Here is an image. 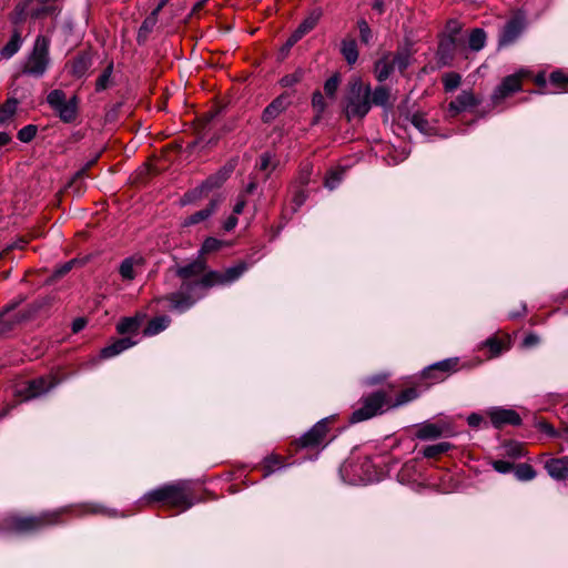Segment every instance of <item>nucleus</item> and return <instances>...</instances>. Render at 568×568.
Returning <instances> with one entry per match:
<instances>
[{"mask_svg":"<svg viewBox=\"0 0 568 568\" xmlns=\"http://www.w3.org/2000/svg\"><path fill=\"white\" fill-rule=\"evenodd\" d=\"M21 44V34L18 30H14L9 42L1 49V57L4 59H10L20 50Z\"/></svg>","mask_w":568,"mask_h":568,"instance_id":"33","label":"nucleus"},{"mask_svg":"<svg viewBox=\"0 0 568 568\" xmlns=\"http://www.w3.org/2000/svg\"><path fill=\"white\" fill-rule=\"evenodd\" d=\"M148 505L159 504L179 513L186 511L196 501L192 485L187 480H176L159 486L143 496Z\"/></svg>","mask_w":568,"mask_h":568,"instance_id":"3","label":"nucleus"},{"mask_svg":"<svg viewBox=\"0 0 568 568\" xmlns=\"http://www.w3.org/2000/svg\"><path fill=\"white\" fill-rule=\"evenodd\" d=\"M221 247H222V241H220L215 237H207L202 244L201 253L202 254L212 253V252L220 250Z\"/></svg>","mask_w":568,"mask_h":568,"instance_id":"54","label":"nucleus"},{"mask_svg":"<svg viewBox=\"0 0 568 568\" xmlns=\"http://www.w3.org/2000/svg\"><path fill=\"white\" fill-rule=\"evenodd\" d=\"M82 513L100 514L106 517H115L118 515L115 509H110L98 504L73 506V515Z\"/></svg>","mask_w":568,"mask_h":568,"instance_id":"31","label":"nucleus"},{"mask_svg":"<svg viewBox=\"0 0 568 568\" xmlns=\"http://www.w3.org/2000/svg\"><path fill=\"white\" fill-rule=\"evenodd\" d=\"M145 317V313H136L134 316L121 318L116 324L118 333L122 335L138 333Z\"/></svg>","mask_w":568,"mask_h":568,"instance_id":"21","label":"nucleus"},{"mask_svg":"<svg viewBox=\"0 0 568 568\" xmlns=\"http://www.w3.org/2000/svg\"><path fill=\"white\" fill-rule=\"evenodd\" d=\"M539 342H540L539 336L534 333H530L525 336V338L523 341V345L525 347L529 348V347H534V346L538 345Z\"/></svg>","mask_w":568,"mask_h":568,"instance_id":"60","label":"nucleus"},{"mask_svg":"<svg viewBox=\"0 0 568 568\" xmlns=\"http://www.w3.org/2000/svg\"><path fill=\"white\" fill-rule=\"evenodd\" d=\"M549 83L555 88L549 93H559L566 90L568 87V74L562 70H555L549 74Z\"/></svg>","mask_w":568,"mask_h":568,"instance_id":"34","label":"nucleus"},{"mask_svg":"<svg viewBox=\"0 0 568 568\" xmlns=\"http://www.w3.org/2000/svg\"><path fill=\"white\" fill-rule=\"evenodd\" d=\"M479 104L480 99H478L471 91L464 90L457 95L455 100L449 102L448 110L454 114H458L476 108Z\"/></svg>","mask_w":568,"mask_h":568,"instance_id":"16","label":"nucleus"},{"mask_svg":"<svg viewBox=\"0 0 568 568\" xmlns=\"http://www.w3.org/2000/svg\"><path fill=\"white\" fill-rule=\"evenodd\" d=\"M250 265L246 262H239L227 267L224 272L206 271V262L197 258L193 262L179 266L176 276L182 280V284L176 292L154 298L152 302H168L169 308L178 313H184L190 310L197 301L203 298L207 291L214 286H226L237 281Z\"/></svg>","mask_w":568,"mask_h":568,"instance_id":"1","label":"nucleus"},{"mask_svg":"<svg viewBox=\"0 0 568 568\" xmlns=\"http://www.w3.org/2000/svg\"><path fill=\"white\" fill-rule=\"evenodd\" d=\"M390 59L394 69H398L400 72L405 71L409 65V54L407 52H397L394 55L390 54Z\"/></svg>","mask_w":568,"mask_h":568,"instance_id":"50","label":"nucleus"},{"mask_svg":"<svg viewBox=\"0 0 568 568\" xmlns=\"http://www.w3.org/2000/svg\"><path fill=\"white\" fill-rule=\"evenodd\" d=\"M49 62V40L43 36H38L32 51L22 64L21 73L41 78L45 73Z\"/></svg>","mask_w":568,"mask_h":568,"instance_id":"8","label":"nucleus"},{"mask_svg":"<svg viewBox=\"0 0 568 568\" xmlns=\"http://www.w3.org/2000/svg\"><path fill=\"white\" fill-rule=\"evenodd\" d=\"M453 448V445L448 442H440L434 445L426 446L422 454L425 458H436L443 454H446Z\"/></svg>","mask_w":568,"mask_h":568,"instance_id":"38","label":"nucleus"},{"mask_svg":"<svg viewBox=\"0 0 568 568\" xmlns=\"http://www.w3.org/2000/svg\"><path fill=\"white\" fill-rule=\"evenodd\" d=\"M453 435V429L445 422L429 423L425 422L417 426L415 433L416 438L420 440H434L439 437H448Z\"/></svg>","mask_w":568,"mask_h":568,"instance_id":"13","label":"nucleus"},{"mask_svg":"<svg viewBox=\"0 0 568 568\" xmlns=\"http://www.w3.org/2000/svg\"><path fill=\"white\" fill-rule=\"evenodd\" d=\"M171 324V317L168 315H160L149 321L143 329L144 336H155L165 331Z\"/></svg>","mask_w":568,"mask_h":568,"instance_id":"26","label":"nucleus"},{"mask_svg":"<svg viewBox=\"0 0 568 568\" xmlns=\"http://www.w3.org/2000/svg\"><path fill=\"white\" fill-rule=\"evenodd\" d=\"M335 415L322 418L306 433L293 442L296 449H322L328 444L329 426L335 422Z\"/></svg>","mask_w":568,"mask_h":568,"instance_id":"9","label":"nucleus"},{"mask_svg":"<svg viewBox=\"0 0 568 568\" xmlns=\"http://www.w3.org/2000/svg\"><path fill=\"white\" fill-rule=\"evenodd\" d=\"M341 52L348 64H354L358 59L357 44L354 39H345L342 41Z\"/></svg>","mask_w":568,"mask_h":568,"instance_id":"35","label":"nucleus"},{"mask_svg":"<svg viewBox=\"0 0 568 568\" xmlns=\"http://www.w3.org/2000/svg\"><path fill=\"white\" fill-rule=\"evenodd\" d=\"M219 204H220L219 199L211 200L210 203L204 209L187 216L183 221L182 225L191 226V225H195V224L206 221L217 210Z\"/></svg>","mask_w":568,"mask_h":568,"instance_id":"22","label":"nucleus"},{"mask_svg":"<svg viewBox=\"0 0 568 568\" xmlns=\"http://www.w3.org/2000/svg\"><path fill=\"white\" fill-rule=\"evenodd\" d=\"M142 265V258L141 257H126L122 261L119 272L123 280L125 281H132L135 278V267Z\"/></svg>","mask_w":568,"mask_h":568,"instance_id":"29","label":"nucleus"},{"mask_svg":"<svg viewBox=\"0 0 568 568\" xmlns=\"http://www.w3.org/2000/svg\"><path fill=\"white\" fill-rule=\"evenodd\" d=\"M394 101L389 88L377 85L372 90L361 78H352L344 97V114L348 121L363 120L373 105L390 110Z\"/></svg>","mask_w":568,"mask_h":568,"instance_id":"2","label":"nucleus"},{"mask_svg":"<svg viewBox=\"0 0 568 568\" xmlns=\"http://www.w3.org/2000/svg\"><path fill=\"white\" fill-rule=\"evenodd\" d=\"M525 314H526V305L524 303H520L519 308L509 312L508 317L511 320H515V318L524 316Z\"/></svg>","mask_w":568,"mask_h":568,"instance_id":"64","label":"nucleus"},{"mask_svg":"<svg viewBox=\"0 0 568 568\" xmlns=\"http://www.w3.org/2000/svg\"><path fill=\"white\" fill-rule=\"evenodd\" d=\"M283 462L277 455L266 456L263 460V477H268L276 469L283 468Z\"/></svg>","mask_w":568,"mask_h":568,"instance_id":"40","label":"nucleus"},{"mask_svg":"<svg viewBox=\"0 0 568 568\" xmlns=\"http://www.w3.org/2000/svg\"><path fill=\"white\" fill-rule=\"evenodd\" d=\"M487 415L495 428H503L507 425L518 426L521 424L520 415L511 408L494 407L487 412Z\"/></svg>","mask_w":568,"mask_h":568,"instance_id":"14","label":"nucleus"},{"mask_svg":"<svg viewBox=\"0 0 568 568\" xmlns=\"http://www.w3.org/2000/svg\"><path fill=\"white\" fill-rule=\"evenodd\" d=\"M313 166L310 163H305L301 166L296 181L301 186H305L311 181Z\"/></svg>","mask_w":568,"mask_h":568,"instance_id":"53","label":"nucleus"},{"mask_svg":"<svg viewBox=\"0 0 568 568\" xmlns=\"http://www.w3.org/2000/svg\"><path fill=\"white\" fill-rule=\"evenodd\" d=\"M418 397V392L414 387L402 390L393 402L389 397V409L403 406Z\"/></svg>","mask_w":568,"mask_h":568,"instance_id":"37","label":"nucleus"},{"mask_svg":"<svg viewBox=\"0 0 568 568\" xmlns=\"http://www.w3.org/2000/svg\"><path fill=\"white\" fill-rule=\"evenodd\" d=\"M62 515V510L43 511L36 515L12 514L3 519L2 526L9 532L31 535L59 524Z\"/></svg>","mask_w":568,"mask_h":568,"instance_id":"4","label":"nucleus"},{"mask_svg":"<svg viewBox=\"0 0 568 568\" xmlns=\"http://www.w3.org/2000/svg\"><path fill=\"white\" fill-rule=\"evenodd\" d=\"M483 347L489 349V357H497L504 351L509 349L510 347V337L509 335H504L503 337H498L496 335L488 337L481 344Z\"/></svg>","mask_w":568,"mask_h":568,"instance_id":"23","label":"nucleus"},{"mask_svg":"<svg viewBox=\"0 0 568 568\" xmlns=\"http://www.w3.org/2000/svg\"><path fill=\"white\" fill-rule=\"evenodd\" d=\"M394 70L390 54H385L375 63V75L379 82L386 81Z\"/></svg>","mask_w":568,"mask_h":568,"instance_id":"30","label":"nucleus"},{"mask_svg":"<svg viewBox=\"0 0 568 568\" xmlns=\"http://www.w3.org/2000/svg\"><path fill=\"white\" fill-rule=\"evenodd\" d=\"M71 272V261L65 262L62 266L57 268L47 280V284H57L59 281Z\"/></svg>","mask_w":568,"mask_h":568,"instance_id":"48","label":"nucleus"},{"mask_svg":"<svg viewBox=\"0 0 568 568\" xmlns=\"http://www.w3.org/2000/svg\"><path fill=\"white\" fill-rule=\"evenodd\" d=\"M305 71L302 68H297L293 73L285 74L281 78L280 84L283 88H291L300 83L304 78Z\"/></svg>","mask_w":568,"mask_h":568,"instance_id":"44","label":"nucleus"},{"mask_svg":"<svg viewBox=\"0 0 568 568\" xmlns=\"http://www.w3.org/2000/svg\"><path fill=\"white\" fill-rule=\"evenodd\" d=\"M524 22L520 18L510 19L504 27L500 38L499 45H508L513 43L523 32Z\"/></svg>","mask_w":568,"mask_h":568,"instance_id":"20","label":"nucleus"},{"mask_svg":"<svg viewBox=\"0 0 568 568\" xmlns=\"http://www.w3.org/2000/svg\"><path fill=\"white\" fill-rule=\"evenodd\" d=\"M515 476L523 481L531 480L536 477V471L529 464H519L515 469Z\"/></svg>","mask_w":568,"mask_h":568,"instance_id":"46","label":"nucleus"},{"mask_svg":"<svg viewBox=\"0 0 568 568\" xmlns=\"http://www.w3.org/2000/svg\"><path fill=\"white\" fill-rule=\"evenodd\" d=\"M19 101L16 98H8L4 103L0 105V126L9 125L18 110Z\"/></svg>","mask_w":568,"mask_h":568,"instance_id":"28","label":"nucleus"},{"mask_svg":"<svg viewBox=\"0 0 568 568\" xmlns=\"http://www.w3.org/2000/svg\"><path fill=\"white\" fill-rule=\"evenodd\" d=\"M304 36L296 29L286 40L283 50L288 51L295 43H297Z\"/></svg>","mask_w":568,"mask_h":568,"instance_id":"59","label":"nucleus"},{"mask_svg":"<svg viewBox=\"0 0 568 568\" xmlns=\"http://www.w3.org/2000/svg\"><path fill=\"white\" fill-rule=\"evenodd\" d=\"M484 418L481 415L473 413L467 417V423L470 427L477 428L481 425Z\"/></svg>","mask_w":568,"mask_h":568,"instance_id":"63","label":"nucleus"},{"mask_svg":"<svg viewBox=\"0 0 568 568\" xmlns=\"http://www.w3.org/2000/svg\"><path fill=\"white\" fill-rule=\"evenodd\" d=\"M442 82L445 91L452 92L460 85L462 75L457 72H448L443 75Z\"/></svg>","mask_w":568,"mask_h":568,"instance_id":"43","label":"nucleus"},{"mask_svg":"<svg viewBox=\"0 0 568 568\" xmlns=\"http://www.w3.org/2000/svg\"><path fill=\"white\" fill-rule=\"evenodd\" d=\"M410 123L422 133L429 135L434 131V126L429 123L426 114L423 112H415L409 118Z\"/></svg>","mask_w":568,"mask_h":568,"instance_id":"36","label":"nucleus"},{"mask_svg":"<svg viewBox=\"0 0 568 568\" xmlns=\"http://www.w3.org/2000/svg\"><path fill=\"white\" fill-rule=\"evenodd\" d=\"M548 475L556 480L568 478V456L560 458H549L544 464Z\"/></svg>","mask_w":568,"mask_h":568,"instance_id":"19","label":"nucleus"},{"mask_svg":"<svg viewBox=\"0 0 568 568\" xmlns=\"http://www.w3.org/2000/svg\"><path fill=\"white\" fill-rule=\"evenodd\" d=\"M345 171L343 169L331 170L325 178V186L329 190H334L343 180Z\"/></svg>","mask_w":568,"mask_h":568,"instance_id":"47","label":"nucleus"},{"mask_svg":"<svg viewBox=\"0 0 568 568\" xmlns=\"http://www.w3.org/2000/svg\"><path fill=\"white\" fill-rule=\"evenodd\" d=\"M389 409V395L383 389L363 395L349 416L351 424L362 423L379 416Z\"/></svg>","mask_w":568,"mask_h":568,"instance_id":"5","label":"nucleus"},{"mask_svg":"<svg viewBox=\"0 0 568 568\" xmlns=\"http://www.w3.org/2000/svg\"><path fill=\"white\" fill-rule=\"evenodd\" d=\"M534 82L539 88V90L531 91V93H539V94L549 93V91L546 90V87H547L546 72H539L537 75H535Z\"/></svg>","mask_w":568,"mask_h":568,"instance_id":"56","label":"nucleus"},{"mask_svg":"<svg viewBox=\"0 0 568 568\" xmlns=\"http://www.w3.org/2000/svg\"><path fill=\"white\" fill-rule=\"evenodd\" d=\"M47 103L64 123L71 122V100L63 90L54 89L47 95Z\"/></svg>","mask_w":568,"mask_h":568,"instance_id":"12","label":"nucleus"},{"mask_svg":"<svg viewBox=\"0 0 568 568\" xmlns=\"http://www.w3.org/2000/svg\"><path fill=\"white\" fill-rule=\"evenodd\" d=\"M357 26H358V30H359V37H361V41L365 44H368L372 40V30L368 26V23L362 19L357 22Z\"/></svg>","mask_w":568,"mask_h":568,"instance_id":"55","label":"nucleus"},{"mask_svg":"<svg viewBox=\"0 0 568 568\" xmlns=\"http://www.w3.org/2000/svg\"><path fill=\"white\" fill-rule=\"evenodd\" d=\"M326 106L327 104L323 94L320 91H315L312 95V108L315 111V122L320 121L326 110Z\"/></svg>","mask_w":568,"mask_h":568,"instance_id":"42","label":"nucleus"},{"mask_svg":"<svg viewBox=\"0 0 568 568\" xmlns=\"http://www.w3.org/2000/svg\"><path fill=\"white\" fill-rule=\"evenodd\" d=\"M23 301V296H18L0 311V336L11 332L18 325L31 321L37 315L39 306L34 303L19 308Z\"/></svg>","mask_w":568,"mask_h":568,"instance_id":"6","label":"nucleus"},{"mask_svg":"<svg viewBox=\"0 0 568 568\" xmlns=\"http://www.w3.org/2000/svg\"><path fill=\"white\" fill-rule=\"evenodd\" d=\"M98 158H99V153H94V155L90 159V161L85 162L84 164H81V169L73 172V180H72L73 196L80 195L85 191L87 185L83 181V173L88 168H90L92 164H94L97 162Z\"/></svg>","mask_w":568,"mask_h":568,"instance_id":"27","label":"nucleus"},{"mask_svg":"<svg viewBox=\"0 0 568 568\" xmlns=\"http://www.w3.org/2000/svg\"><path fill=\"white\" fill-rule=\"evenodd\" d=\"M38 132V126L34 124H28L18 131V139L23 143L31 142Z\"/></svg>","mask_w":568,"mask_h":568,"instance_id":"49","label":"nucleus"},{"mask_svg":"<svg viewBox=\"0 0 568 568\" xmlns=\"http://www.w3.org/2000/svg\"><path fill=\"white\" fill-rule=\"evenodd\" d=\"M234 170V164L229 163L221 168L217 172L210 175L200 186L202 193H207L214 189L221 187L224 182L231 176Z\"/></svg>","mask_w":568,"mask_h":568,"instance_id":"17","label":"nucleus"},{"mask_svg":"<svg viewBox=\"0 0 568 568\" xmlns=\"http://www.w3.org/2000/svg\"><path fill=\"white\" fill-rule=\"evenodd\" d=\"M506 452L508 456L517 458L524 455V447L518 443H511L506 446Z\"/></svg>","mask_w":568,"mask_h":568,"instance_id":"58","label":"nucleus"},{"mask_svg":"<svg viewBox=\"0 0 568 568\" xmlns=\"http://www.w3.org/2000/svg\"><path fill=\"white\" fill-rule=\"evenodd\" d=\"M135 343L136 342L133 341L131 337L118 338L101 349V357L111 358L113 356H116L124 352L125 349L135 345Z\"/></svg>","mask_w":568,"mask_h":568,"instance_id":"24","label":"nucleus"},{"mask_svg":"<svg viewBox=\"0 0 568 568\" xmlns=\"http://www.w3.org/2000/svg\"><path fill=\"white\" fill-rule=\"evenodd\" d=\"M92 64L90 53L83 52L73 60V75H82Z\"/></svg>","mask_w":568,"mask_h":568,"instance_id":"39","label":"nucleus"},{"mask_svg":"<svg viewBox=\"0 0 568 568\" xmlns=\"http://www.w3.org/2000/svg\"><path fill=\"white\" fill-rule=\"evenodd\" d=\"M276 168V163L273 161V155L268 152L261 154L258 169L261 171H268L266 178L271 174V172Z\"/></svg>","mask_w":568,"mask_h":568,"instance_id":"51","label":"nucleus"},{"mask_svg":"<svg viewBox=\"0 0 568 568\" xmlns=\"http://www.w3.org/2000/svg\"><path fill=\"white\" fill-rule=\"evenodd\" d=\"M306 197H307V194H306L305 190L303 189V186H301V189L295 191L293 201L296 204V206H301L304 204Z\"/></svg>","mask_w":568,"mask_h":568,"instance_id":"62","label":"nucleus"},{"mask_svg":"<svg viewBox=\"0 0 568 568\" xmlns=\"http://www.w3.org/2000/svg\"><path fill=\"white\" fill-rule=\"evenodd\" d=\"M457 371H459V358L450 357L436 362L424 368L422 377L429 381L432 384H435L443 382Z\"/></svg>","mask_w":568,"mask_h":568,"instance_id":"11","label":"nucleus"},{"mask_svg":"<svg viewBox=\"0 0 568 568\" xmlns=\"http://www.w3.org/2000/svg\"><path fill=\"white\" fill-rule=\"evenodd\" d=\"M291 104V95L282 93L275 98L262 112L261 120L263 123H271L280 116Z\"/></svg>","mask_w":568,"mask_h":568,"instance_id":"15","label":"nucleus"},{"mask_svg":"<svg viewBox=\"0 0 568 568\" xmlns=\"http://www.w3.org/2000/svg\"><path fill=\"white\" fill-rule=\"evenodd\" d=\"M65 378L67 375L60 374V372L50 373L48 375L27 381L22 385L16 387L13 394L19 398V403L32 400L48 394Z\"/></svg>","mask_w":568,"mask_h":568,"instance_id":"7","label":"nucleus"},{"mask_svg":"<svg viewBox=\"0 0 568 568\" xmlns=\"http://www.w3.org/2000/svg\"><path fill=\"white\" fill-rule=\"evenodd\" d=\"M166 2H160L155 9L152 10L150 16H148L144 21L142 22L139 32H138V42L143 43L149 33L153 30L158 22V13L162 10L163 6Z\"/></svg>","mask_w":568,"mask_h":568,"instance_id":"25","label":"nucleus"},{"mask_svg":"<svg viewBox=\"0 0 568 568\" xmlns=\"http://www.w3.org/2000/svg\"><path fill=\"white\" fill-rule=\"evenodd\" d=\"M493 468L500 473V474H507L513 469V464L506 460H494L493 462Z\"/></svg>","mask_w":568,"mask_h":568,"instance_id":"57","label":"nucleus"},{"mask_svg":"<svg viewBox=\"0 0 568 568\" xmlns=\"http://www.w3.org/2000/svg\"><path fill=\"white\" fill-rule=\"evenodd\" d=\"M339 82L341 79L337 74H334L331 78H328L324 83V91L326 95H328L329 98H334L337 92Z\"/></svg>","mask_w":568,"mask_h":568,"instance_id":"52","label":"nucleus"},{"mask_svg":"<svg viewBox=\"0 0 568 568\" xmlns=\"http://www.w3.org/2000/svg\"><path fill=\"white\" fill-rule=\"evenodd\" d=\"M447 31L450 34V44L454 43L453 37L460 31V24L456 20H450L447 22Z\"/></svg>","mask_w":568,"mask_h":568,"instance_id":"61","label":"nucleus"},{"mask_svg":"<svg viewBox=\"0 0 568 568\" xmlns=\"http://www.w3.org/2000/svg\"><path fill=\"white\" fill-rule=\"evenodd\" d=\"M322 16H323V12L320 8L313 9L296 29L303 36L307 34L316 27L320 19L322 18Z\"/></svg>","mask_w":568,"mask_h":568,"instance_id":"32","label":"nucleus"},{"mask_svg":"<svg viewBox=\"0 0 568 568\" xmlns=\"http://www.w3.org/2000/svg\"><path fill=\"white\" fill-rule=\"evenodd\" d=\"M531 72L527 69H519L517 72L505 77L500 83L494 89L490 101L494 106L499 105L507 98L521 91L523 81L528 79Z\"/></svg>","mask_w":568,"mask_h":568,"instance_id":"10","label":"nucleus"},{"mask_svg":"<svg viewBox=\"0 0 568 568\" xmlns=\"http://www.w3.org/2000/svg\"><path fill=\"white\" fill-rule=\"evenodd\" d=\"M30 2H21L16 7L14 10V23L22 22L28 17L32 20L41 19L52 13V8L41 6L37 9L29 8Z\"/></svg>","mask_w":568,"mask_h":568,"instance_id":"18","label":"nucleus"},{"mask_svg":"<svg viewBox=\"0 0 568 568\" xmlns=\"http://www.w3.org/2000/svg\"><path fill=\"white\" fill-rule=\"evenodd\" d=\"M112 72H113V63L111 62L102 71V73L98 77V79L95 81V90L98 92L105 90L110 85Z\"/></svg>","mask_w":568,"mask_h":568,"instance_id":"45","label":"nucleus"},{"mask_svg":"<svg viewBox=\"0 0 568 568\" xmlns=\"http://www.w3.org/2000/svg\"><path fill=\"white\" fill-rule=\"evenodd\" d=\"M469 48L473 51L481 50L486 44V33L483 29H474L468 39Z\"/></svg>","mask_w":568,"mask_h":568,"instance_id":"41","label":"nucleus"}]
</instances>
